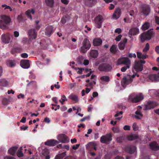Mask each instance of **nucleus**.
Listing matches in <instances>:
<instances>
[{
  "instance_id": "obj_1",
  "label": "nucleus",
  "mask_w": 159,
  "mask_h": 159,
  "mask_svg": "<svg viewBox=\"0 0 159 159\" xmlns=\"http://www.w3.org/2000/svg\"><path fill=\"white\" fill-rule=\"evenodd\" d=\"M11 22L10 17L6 15H1L0 16V28L4 30L8 28L7 25Z\"/></svg>"
},
{
  "instance_id": "obj_2",
  "label": "nucleus",
  "mask_w": 159,
  "mask_h": 159,
  "mask_svg": "<svg viewBox=\"0 0 159 159\" xmlns=\"http://www.w3.org/2000/svg\"><path fill=\"white\" fill-rule=\"evenodd\" d=\"M152 29L148 30L147 32H144L140 35V39L142 42H143L146 40H149L151 39L154 33Z\"/></svg>"
},
{
  "instance_id": "obj_3",
  "label": "nucleus",
  "mask_w": 159,
  "mask_h": 159,
  "mask_svg": "<svg viewBox=\"0 0 159 159\" xmlns=\"http://www.w3.org/2000/svg\"><path fill=\"white\" fill-rule=\"evenodd\" d=\"M143 96L141 93H139L136 94H131L129 97V100L134 102H138L143 100Z\"/></svg>"
},
{
  "instance_id": "obj_4",
  "label": "nucleus",
  "mask_w": 159,
  "mask_h": 159,
  "mask_svg": "<svg viewBox=\"0 0 159 159\" xmlns=\"http://www.w3.org/2000/svg\"><path fill=\"white\" fill-rule=\"evenodd\" d=\"M13 38V35L9 33L3 34L2 35L1 37L2 42L6 44L11 42Z\"/></svg>"
},
{
  "instance_id": "obj_5",
  "label": "nucleus",
  "mask_w": 159,
  "mask_h": 159,
  "mask_svg": "<svg viewBox=\"0 0 159 159\" xmlns=\"http://www.w3.org/2000/svg\"><path fill=\"white\" fill-rule=\"evenodd\" d=\"M91 47L90 42L87 38H85L83 42V46L80 48V51L82 53H85Z\"/></svg>"
},
{
  "instance_id": "obj_6",
  "label": "nucleus",
  "mask_w": 159,
  "mask_h": 159,
  "mask_svg": "<svg viewBox=\"0 0 159 159\" xmlns=\"http://www.w3.org/2000/svg\"><path fill=\"white\" fill-rule=\"evenodd\" d=\"M145 61L142 60L135 61L133 68L136 71H141L143 68L142 64H145Z\"/></svg>"
},
{
  "instance_id": "obj_7",
  "label": "nucleus",
  "mask_w": 159,
  "mask_h": 159,
  "mask_svg": "<svg viewBox=\"0 0 159 159\" xmlns=\"http://www.w3.org/2000/svg\"><path fill=\"white\" fill-rule=\"evenodd\" d=\"M132 81L133 79L131 78V75H127L123 78L121 81V84L123 87L125 88L127 85L130 84Z\"/></svg>"
},
{
  "instance_id": "obj_8",
  "label": "nucleus",
  "mask_w": 159,
  "mask_h": 159,
  "mask_svg": "<svg viewBox=\"0 0 159 159\" xmlns=\"http://www.w3.org/2000/svg\"><path fill=\"white\" fill-rule=\"evenodd\" d=\"M103 21V19L102 16H98L96 17L94 19V25L95 26L98 28H100L102 25V23Z\"/></svg>"
},
{
  "instance_id": "obj_9",
  "label": "nucleus",
  "mask_w": 159,
  "mask_h": 159,
  "mask_svg": "<svg viewBox=\"0 0 159 159\" xmlns=\"http://www.w3.org/2000/svg\"><path fill=\"white\" fill-rule=\"evenodd\" d=\"M57 139L59 141V142L63 143H69L70 141L69 138L63 134L58 135L57 136Z\"/></svg>"
},
{
  "instance_id": "obj_10",
  "label": "nucleus",
  "mask_w": 159,
  "mask_h": 159,
  "mask_svg": "<svg viewBox=\"0 0 159 159\" xmlns=\"http://www.w3.org/2000/svg\"><path fill=\"white\" fill-rule=\"evenodd\" d=\"M111 140V136L110 134H108L102 136L100 139L101 142L103 143H107Z\"/></svg>"
},
{
  "instance_id": "obj_11",
  "label": "nucleus",
  "mask_w": 159,
  "mask_h": 159,
  "mask_svg": "<svg viewBox=\"0 0 159 159\" xmlns=\"http://www.w3.org/2000/svg\"><path fill=\"white\" fill-rule=\"evenodd\" d=\"M147 81L156 82L159 81V75L158 74H151L146 78Z\"/></svg>"
},
{
  "instance_id": "obj_12",
  "label": "nucleus",
  "mask_w": 159,
  "mask_h": 159,
  "mask_svg": "<svg viewBox=\"0 0 159 159\" xmlns=\"http://www.w3.org/2000/svg\"><path fill=\"white\" fill-rule=\"evenodd\" d=\"M158 105L157 103L154 102L149 101L147 104L144 105V110H149L153 108Z\"/></svg>"
},
{
  "instance_id": "obj_13",
  "label": "nucleus",
  "mask_w": 159,
  "mask_h": 159,
  "mask_svg": "<svg viewBox=\"0 0 159 159\" xmlns=\"http://www.w3.org/2000/svg\"><path fill=\"white\" fill-rule=\"evenodd\" d=\"M98 69L101 71H108L111 70V67L109 65L103 64L99 66Z\"/></svg>"
},
{
  "instance_id": "obj_14",
  "label": "nucleus",
  "mask_w": 159,
  "mask_h": 159,
  "mask_svg": "<svg viewBox=\"0 0 159 159\" xmlns=\"http://www.w3.org/2000/svg\"><path fill=\"white\" fill-rule=\"evenodd\" d=\"M121 14L120 9L119 7L116 8L112 16V18L114 20H116L120 17Z\"/></svg>"
},
{
  "instance_id": "obj_15",
  "label": "nucleus",
  "mask_w": 159,
  "mask_h": 159,
  "mask_svg": "<svg viewBox=\"0 0 159 159\" xmlns=\"http://www.w3.org/2000/svg\"><path fill=\"white\" fill-rule=\"evenodd\" d=\"M141 108V106H138V110L135 112L136 115L134 116V117L137 119L140 120L143 118V114L140 111Z\"/></svg>"
},
{
  "instance_id": "obj_16",
  "label": "nucleus",
  "mask_w": 159,
  "mask_h": 159,
  "mask_svg": "<svg viewBox=\"0 0 159 159\" xmlns=\"http://www.w3.org/2000/svg\"><path fill=\"white\" fill-rule=\"evenodd\" d=\"M20 66L24 69H28L30 67V64L29 61L26 60H21L20 63Z\"/></svg>"
},
{
  "instance_id": "obj_17",
  "label": "nucleus",
  "mask_w": 159,
  "mask_h": 159,
  "mask_svg": "<svg viewBox=\"0 0 159 159\" xmlns=\"http://www.w3.org/2000/svg\"><path fill=\"white\" fill-rule=\"evenodd\" d=\"M142 14L147 15L150 12V8L148 6H146L143 7L141 9Z\"/></svg>"
},
{
  "instance_id": "obj_18",
  "label": "nucleus",
  "mask_w": 159,
  "mask_h": 159,
  "mask_svg": "<svg viewBox=\"0 0 159 159\" xmlns=\"http://www.w3.org/2000/svg\"><path fill=\"white\" fill-rule=\"evenodd\" d=\"M127 61L130 62V60L127 57H122L118 59L116 64L117 65L127 63Z\"/></svg>"
},
{
  "instance_id": "obj_19",
  "label": "nucleus",
  "mask_w": 159,
  "mask_h": 159,
  "mask_svg": "<svg viewBox=\"0 0 159 159\" xmlns=\"http://www.w3.org/2000/svg\"><path fill=\"white\" fill-rule=\"evenodd\" d=\"M28 34L30 39H34L36 38V34L34 29H32L29 30Z\"/></svg>"
},
{
  "instance_id": "obj_20",
  "label": "nucleus",
  "mask_w": 159,
  "mask_h": 159,
  "mask_svg": "<svg viewBox=\"0 0 159 159\" xmlns=\"http://www.w3.org/2000/svg\"><path fill=\"white\" fill-rule=\"evenodd\" d=\"M101 82L102 84L108 83L110 81V78L109 76L104 75L100 77Z\"/></svg>"
},
{
  "instance_id": "obj_21",
  "label": "nucleus",
  "mask_w": 159,
  "mask_h": 159,
  "mask_svg": "<svg viewBox=\"0 0 159 159\" xmlns=\"http://www.w3.org/2000/svg\"><path fill=\"white\" fill-rule=\"evenodd\" d=\"M58 143L59 142L57 141L56 140L52 139L45 142L44 144L45 145L49 146H54Z\"/></svg>"
},
{
  "instance_id": "obj_22",
  "label": "nucleus",
  "mask_w": 159,
  "mask_h": 159,
  "mask_svg": "<svg viewBox=\"0 0 159 159\" xmlns=\"http://www.w3.org/2000/svg\"><path fill=\"white\" fill-rule=\"evenodd\" d=\"M68 98L71 99L75 103L79 102L78 96L74 93H71L68 97Z\"/></svg>"
},
{
  "instance_id": "obj_23",
  "label": "nucleus",
  "mask_w": 159,
  "mask_h": 159,
  "mask_svg": "<svg viewBox=\"0 0 159 159\" xmlns=\"http://www.w3.org/2000/svg\"><path fill=\"white\" fill-rule=\"evenodd\" d=\"M150 148L153 150H159V146L158 145L157 143L154 142L149 145Z\"/></svg>"
},
{
  "instance_id": "obj_24",
  "label": "nucleus",
  "mask_w": 159,
  "mask_h": 159,
  "mask_svg": "<svg viewBox=\"0 0 159 159\" xmlns=\"http://www.w3.org/2000/svg\"><path fill=\"white\" fill-rule=\"evenodd\" d=\"M139 33V29L136 28L131 29L129 31V34L131 35H135Z\"/></svg>"
},
{
  "instance_id": "obj_25",
  "label": "nucleus",
  "mask_w": 159,
  "mask_h": 159,
  "mask_svg": "<svg viewBox=\"0 0 159 159\" xmlns=\"http://www.w3.org/2000/svg\"><path fill=\"white\" fill-rule=\"evenodd\" d=\"M53 27L52 26H48L45 29V33L46 35L49 36L52 33Z\"/></svg>"
},
{
  "instance_id": "obj_26",
  "label": "nucleus",
  "mask_w": 159,
  "mask_h": 159,
  "mask_svg": "<svg viewBox=\"0 0 159 159\" xmlns=\"http://www.w3.org/2000/svg\"><path fill=\"white\" fill-rule=\"evenodd\" d=\"M89 55L91 58H96L98 55V51L96 50H92L89 53Z\"/></svg>"
},
{
  "instance_id": "obj_27",
  "label": "nucleus",
  "mask_w": 159,
  "mask_h": 159,
  "mask_svg": "<svg viewBox=\"0 0 159 159\" xmlns=\"http://www.w3.org/2000/svg\"><path fill=\"white\" fill-rule=\"evenodd\" d=\"M9 85L8 82L5 79H0V86L6 87Z\"/></svg>"
},
{
  "instance_id": "obj_28",
  "label": "nucleus",
  "mask_w": 159,
  "mask_h": 159,
  "mask_svg": "<svg viewBox=\"0 0 159 159\" xmlns=\"http://www.w3.org/2000/svg\"><path fill=\"white\" fill-rule=\"evenodd\" d=\"M86 84L85 85V86L88 87H90L92 88L93 86L96 84L95 80H93L92 82L91 81L89 82V80H86Z\"/></svg>"
},
{
  "instance_id": "obj_29",
  "label": "nucleus",
  "mask_w": 159,
  "mask_h": 159,
  "mask_svg": "<svg viewBox=\"0 0 159 159\" xmlns=\"http://www.w3.org/2000/svg\"><path fill=\"white\" fill-rule=\"evenodd\" d=\"M102 43V40L99 38H95L93 40V44L94 46L101 45Z\"/></svg>"
},
{
  "instance_id": "obj_30",
  "label": "nucleus",
  "mask_w": 159,
  "mask_h": 159,
  "mask_svg": "<svg viewBox=\"0 0 159 159\" xmlns=\"http://www.w3.org/2000/svg\"><path fill=\"white\" fill-rule=\"evenodd\" d=\"M136 149V148L134 146L132 147H126L125 148V150L130 153H132L135 152Z\"/></svg>"
},
{
  "instance_id": "obj_31",
  "label": "nucleus",
  "mask_w": 159,
  "mask_h": 159,
  "mask_svg": "<svg viewBox=\"0 0 159 159\" xmlns=\"http://www.w3.org/2000/svg\"><path fill=\"white\" fill-rule=\"evenodd\" d=\"M84 1L86 4L90 6L97 2V0H84Z\"/></svg>"
},
{
  "instance_id": "obj_32",
  "label": "nucleus",
  "mask_w": 159,
  "mask_h": 159,
  "mask_svg": "<svg viewBox=\"0 0 159 159\" xmlns=\"http://www.w3.org/2000/svg\"><path fill=\"white\" fill-rule=\"evenodd\" d=\"M34 10L33 9L28 10L25 12V14L28 16L31 20H32V17L31 14H34Z\"/></svg>"
},
{
  "instance_id": "obj_33",
  "label": "nucleus",
  "mask_w": 159,
  "mask_h": 159,
  "mask_svg": "<svg viewBox=\"0 0 159 159\" xmlns=\"http://www.w3.org/2000/svg\"><path fill=\"white\" fill-rule=\"evenodd\" d=\"M45 2L46 5L50 7H52L54 3V0H45Z\"/></svg>"
},
{
  "instance_id": "obj_34",
  "label": "nucleus",
  "mask_w": 159,
  "mask_h": 159,
  "mask_svg": "<svg viewBox=\"0 0 159 159\" xmlns=\"http://www.w3.org/2000/svg\"><path fill=\"white\" fill-rule=\"evenodd\" d=\"M127 63L125 64L126 65L125 66L122 67L121 69V71L124 72L127 69L129 68L130 66V61L129 62V61H127Z\"/></svg>"
},
{
  "instance_id": "obj_35",
  "label": "nucleus",
  "mask_w": 159,
  "mask_h": 159,
  "mask_svg": "<svg viewBox=\"0 0 159 159\" xmlns=\"http://www.w3.org/2000/svg\"><path fill=\"white\" fill-rule=\"evenodd\" d=\"M136 53L137 57L139 59H145L147 58V56L146 54H143L141 52H137Z\"/></svg>"
},
{
  "instance_id": "obj_36",
  "label": "nucleus",
  "mask_w": 159,
  "mask_h": 159,
  "mask_svg": "<svg viewBox=\"0 0 159 159\" xmlns=\"http://www.w3.org/2000/svg\"><path fill=\"white\" fill-rule=\"evenodd\" d=\"M127 41V39H125L123 41V42H120L119 44V48L120 50H123L125 47V44Z\"/></svg>"
},
{
  "instance_id": "obj_37",
  "label": "nucleus",
  "mask_w": 159,
  "mask_h": 159,
  "mask_svg": "<svg viewBox=\"0 0 159 159\" xmlns=\"http://www.w3.org/2000/svg\"><path fill=\"white\" fill-rule=\"evenodd\" d=\"M17 148L16 147H14L11 148L8 150V152L10 154L13 155L16 152Z\"/></svg>"
},
{
  "instance_id": "obj_38",
  "label": "nucleus",
  "mask_w": 159,
  "mask_h": 159,
  "mask_svg": "<svg viewBox=\"0 0 159 159\" xmlns=\"http://www.w3.org/2000/svg\"><path fill=\"white\" fill-rule=\"evenodd\" d=\"M7 65L9 67H13L15 66L16 62L14 60H9L7 62Z\"/></svg>"
},
{
  "instance_id": "obj_39",
  "label": "nucleus",
  "mask_w": 159,
  "mask_h": 159,
  "mask_svg": "<svg viewBox=\"0 0 159 159\" xmlns=\"http://www.w3.org/2000/svg\"><path fill=\"white\" fill-rule=\"evenodd\" d=\"M96 145V143L95 142H90L88 143L86 146V147L87 148H92L93 147V148L95 150H96V148L95 147Z\"/></svg>"
},
{
  "instance_id": "obj_40",
  "label": "nucleus",
  "mask_w": 159,
  "mask_h": 159,
  "mask_svg": "<svg viewBox=\"0 0 159 159\" xmlns=\"http://www.w3.org/2000/svg\"><path fill=\"white\" fill-rule=\"evenodd\" d=\"M138 138V136L136 134H131L128 136L127 139L129 140H132L136 139Z\"/></svg>"
},
{
  "instance_id": "obj_41",
  "label": "nucleus",
  "mask_w": 159,
  "mask_h": 159,
  "mask_svg": "<svg viewBox=\"0 0 159 159\" xmlns=\"http://www.w3.org/2000/svg\"><path fill=\"white\" fill-rule=\"evenodd\" d=\"M150 27V24L148 22H145L143 25L142 29L143 30H145L148 29Z\"/></svg>"
},
{
  "instance_id": "obj_42",
  "label": "nucleus",
  "mask_w": 159,
  "mask_h": 159,
  "mask_svg": "<svg viewBox=\"0 0 159 159\" xmlns=\"http://www.w3.org/2000/svg\"><path fill=\"white\" fill-rule=\"evenodd\" d=\"M66 152H64L61 154H58L55 157V159H62L66 155Z\"/></svg>"
},
{
  "instance_id": "obj_43",
  "label": "nucleus",
  "mask_w": 159,
  "mask_h": 159,
  "mask_svg": "<svg viewBox=\"0 0 159 159\" xmlns=\"http://www.w3.org/2000/svg\"><path fill=\"white\" fill-rule=\"evenodd\" d=\"M61 97V99L59 101L60 102L61 104H63L65 101L67 100V99L66 98V96L64 95H62Z\"/></svg>"
},
{
  "instance_id": "obj_44",
  "label": "nucleus",
  "mask_w": 159,
  "mask_h": 159,
  "mask_svg": "<svg viewBox=\"0 0 159 159\" xmlns=\"http://www.w3.org/2000/svg\"><path fill=\"white\" fill-rule=\"evenodd\" d=\"M148 92L150 94H154L157 96L158 95L157 94V92H158L157 90L155 89H150L149 90Z\"/></svg>"
},
{
  "instance_id": "obj_45",
  "label": "nucleus",
  "mask_w": 159,
  "mask_h": 159,
  "mask_svg": "<svg viewBox=\"0 0 159 159\" xmlns=\"http://www.w3.org/2000/svg\"><path fill=\"white\" fill-rule=\"evenodd\" d=\"M85 70L86 72H87L88 71H89L90 73L86 75H83L81 77L82 78H83L84 77H88V76H89L91 74V73L92 71H91V69H90L89 70L88 69H85Z\"/></svg>"
},
{
  "instance_id": "obj_46",
  "label": "nucleus",
  "mask_w": 159,
  "mask_h": 159,
  "mask_svg": "<svg viewBox=\"0 0 159 159\" xmlns=\"http://www.w3.org/2000/svg\"><path fill=\"white\" fill-rule=\"evenodd\" d=\"M116 47L115 45H113L110 48V50L111 52L114 53L116 51Z\"/></svg>"
},
{
  "instance_id": "obj_47",
  "label": "nucleus",
  "mask_w": 159,
  "mask_h": 159,
  "mask_svg": "<svg viewBox=\"0 0 159 159\" xmlns=\"http://www.w3.org/2000/svg\"><path fill=\"white\" fill-rule=\"evenodd\" d=\"M2 7L4 8V10L8 9L9 11H12V9L9 6H7L6 4H3L2 5Z\"/></svg>"
},
{
  "instance_id": "obj_48",
  "label": "nucleus",
  "mask_w": 159,
  "mask_h": 159,
  "mask_svg": "<svg viewBox=\"0 0 159 159\" xmlns=\"http://www.w3.org/2000/svg\"><path fill=\"white\" fill-rule=\"evenodd\" d=\"M2 103L4 105H7L8 104V100L6 98H3L2 100Z\"/></svg>"
},
{
  "instance_id": "obj_49",
  "label": "nucleus",
  "mask_w": 159,
  "mask_h": 159,
  "mask_svg": "<svg viewBox=\"0 0 159 159\" xmlns=\"http://www.w3.org/2000/svg\"><path fill=\"white\" fill-rule=\"evenodd\" d=\"M149 48V45L148 43H147L146 45L145 48L143 50V52H146L148 51Z\"/></svg>"
},
{
  "instance_id": "obj_50",
  "label": "nucleus",
  "mask_w": 159,
  "mask_h": 159,
  "mask_svg": "<svg viewBox=\"0 0 159 159\" xmlns=\"http://www.w3.org/2000/svg\"><path fill=\"white\" fill-rule=\"evenodd\" d=\"M112 130L114 132L116 133H118L120 131L118 127H113Z\"/></svg>"
},
{
  "instance_id": "obj_51",
  "label": "nucleus",
  "mask_w": 159,
  "mask_h": 159,
  "mask_svg": "<svg viewBox=\"0 0 159 159\" xmlns=\"http://www.w3.org/2000/svg\"><path fill=\"white\" fill-rule=\"evenodd\" d=\"M132 127L134 131H136L138 130V127L136 123H134L133 124Z\"/></svg>"
},
{
  "instance_id": "obj_52",
  "label": "nucleus",
  "mask_w": 159,
  "mask_h": 159,
  "mask_svg": "<svg viewBox=\"0 0 159 159\" xmlns=\"http://www.w3.org/2000/svg\"><path fill=\"white\" fill-rule=\"evenodd\" d=\"M128 56L129 57H134L135 58L136 57V55L135 53H129L128 54Z\"/></svg>"
},
{
  "instance_id": "obj_53",
  "label": "nucleus",
  "mask_w": 159,
  "mask_h": 159,
  "mask_svg": "<svg viewBox=\"0 0 159 159\" xmlns=\"http://www.w3.org/2000/svg\"><path fill=\"white\" fill-rule=\"evenodd\" d=\"M122 32V30L121 29L118 28L116 29L115 30V33L118 34L121 33Z\"/></svg>"
},
{
  "instance_id": "obj_54",
  "label": "nucleus",
  "mask_w": 159,
  "mask_h": 159,
  "mask_svg": "<svg viewBox=\"0 0 159 159\" xmlns=\"http://www.w3.org/2000/svg\"><path fill=\"white\" fill-rule=\"evenodd\" d=\"M123 139H124L122 137H119L116 140H117V142H118L119 143H120L123 141Z\"/></svg>"
},
{
  "instance_id": "obj_55",
  "label": "nucleus",
  "mask_w": 159,
  "mask_h": 159,
  "mask_svg": "<svg viewBox=\"0 0 159 159\" xmlns=\"http://www.w3.org/2000/svg\"><path fill=\"white\" fill-rule=\"evenodd\" d=\"M44 121L45 123L49 124L50 122V120L49 118L45 117L44 119Z\"/></svg>"
},
{
  "instance_id": "obj_56",
  "label": "nucleus",
  "mask_w": 159,
  "mask_h": 159,
  "mask_svg": "<svg viewBox=\"0 0 159 159\" xmlns=\"http://www.w3.org/2000/svg\"><path fill=\"white\" fill-rule=\"evenodd\" d=\"M121 37L122 35L120 34L116 37L115 40L116 41H119L121 39Z\"/></svg>"
},
{
  "instance_id": "obj_57",
  "label": "nucleus",
  "mask_w": 159,
  "mask_h": 159,
  "mask_svg": "<svg viewBox=\"0 0 159 159\" xmlns=\"http://www.w3.org/2000/svg\"><path fill=\"white\" fill-rule=\"evenodd\" d=\"M80 145V144H78L75 145H73L72 146V149L74 150H76L78 148Z\"/></svg>"
},
{
  "instance_id": "obj_58",
  "label": "nucleus",
  "mask_w": 159,
  "mask_h": 159,
  "mask_svg": "<svg viewBox=\"0 0 159 159\" xmlns=\"http://www.w3.org/2000/svg\"><path fill=\"white\" fill-rule=\"evenodd\" d=\"M84 70V69H83L81 68H78L77 69V72L79 74H81L82 73V72L83 71V70Z\"/></svg>"
},
{
  "instance_id": "obj_59",
  "label": "nucleus",
  "mask_w": 159,
  "mask_h": 159,
  "mask_svg": "<svg viewBox=\"0 0 159 159\" xmlns=\"http://www.w3.org/2000/svg\"><path fill=\"white\" fill-rule=\"evenodd\" d=\"M21 56L23 58H26L28 57V54L26 53H23L21 54Z\"/></svg>"
},
{
  "instance_id": "obj_60",
  "label": "nucleus",
  "mask_w": 159,
  "mask_h": 159,
  "mask_svg": "<svg viewBox=\"0 0 159 159\" xmlns=\"http://www.w3.org/2000/svg\"><path fill=\"white\" fill-rule=\"evenodd\" d=\"M130 127L129 125H126L124 127V129L125 130H130Z\"/></svg>"
},
{
  "instance_id": "obj_61",
  "label": "nucleus",
  "mask_w": 159,
  "mask_h": 159,
  "mask_svg": "<svg viewBox=\"0 0 159 159\" xmlns=\"http://www.w3.org/2000/svg\"><path fill=\"white\" fill-rule=\"evenodd\" d=\"M25 96L24 94L20 93V94L17 96V98L18 99H20L21 98H24Z\"/></svg>"
},
{
  "instance_id": "obj_62",
  "label": "nucleus",
  "mask_w": 159,
  "mask_h": 159,
  "mask_svg": "<svg viewBox=\"0 0 159 159\" xmlns=\"http://www.w3.org/2000/svg\"><path fill=\"white\" fill-rule=\"evenodd\" d=\"M19 34L18 32L17 31H15L14 32V36L17 38L19 36Z\"/></svg>"
},
{
  "instance_id": "obj_63",
  "label": "nucleus",
  "mask_w": 159,
  "mask_h": 159,
  "mask_svg": "<svg viewBox=\"0 0 159 159\" xmlns=\"http://www.w3.org/2000/svg\"><path fill=\"white\" fill-rule=\"evenodd\" d=\"M89 61L88 60L85 59L84 60L83 64L84 65H87L89 64Z\"/></svg>"
},
{
  "instance_id": "obj_64",
  "label": "nucleus",
  "mask_w": 159,
  "mask_h": 159,
  "mask_svg": "<svg viewBox=\"0 0 159 159\" xmlns=\"http://www.w3.org/2000/svg\"><path fill=\"white\" fill-rule=\"evenodd\" d=\"M22 18L23 16L22 14H20L18 15V16L17 17V19L19 21H21L22 20Z\"/></svg>"
}]
</instances>
